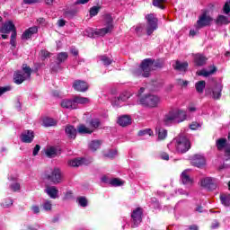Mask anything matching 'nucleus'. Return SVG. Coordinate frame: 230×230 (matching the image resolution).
<instances>
[{"mask_svg": "<svg viewBox=\"0 0 230 230\" xmlns=\"http://www.w3.org/2000/svg\"><path fill=\"white\" fill-rule=\"evenodd\" d=\"M169 150H175L176 154H186L191 148V142L186 136L180 134L167 145Z\"/></svg>", "mask_w": 230, "mask_h": 230, "instance_id": "nucleus-1", "label": "nucleus"}, {"mask_svg": "<svg viewBox=\"0 0 230 230\" xmlns=\"http://www.w3.org/2000/svg\"><path fill=\"white\" fill-rule=\"evenodd\" d=\"M138 105H142V107H148L149 109H155L159 107L161 103V97L154 94H146L144 96H140L137 100Z\"/></svg>", "mask_w": 230, "mask_h": 230, "instance_id": "nucleus-2", "label": "nucleus"}, {"mask_svg": "<svg viewBox=\"0 0 230 230\" xmlns=\"http://www.w3.org/2000/svg\"><path fill=\"white\" fill-rule=\"evenodd\" d=\"M152 67H154V60L152 58L144 59L139 68L134 70L133 75L135 76H144V78H148Z\"/></svg>", "mask_w": 230, "mask_h": 230, "instance_id": "nucleus-3", "label": "nucleus"}, {"mask_svg": "<svg viewBox=\"0 0 230 230\" xmlns=\"http://www.w3.org/2000/svg\"><path fill=\"white\" fill-rule=\"evenodd\" d=\"M31 67H30L26 64H23L22 66V71H17L14 73V84H17V85H21L22 82H25V80H30V78H31Z\"/></svg>", "mask_w": 230, "mask_h": 230, "instance_id": "nucleus-4", "label": "nucleus"}, {"mask_svg": "<svg viewBox=\"0 0 230 230\" xmlns=\"http://www.w3.org/2000/svg\"><path fill=\"white\" fill-rule=\"evenodd\" d=\"M106 27L102 29H99L95 31L94 35H99L100 37H104L107 33H111L114 29V25L112 24V16L111 14L105 15Z\"/></svg>", "mask_w": 230, "mask_h": 230, "instance_id": "nucleus-5", "label": "nucleus"}, {"mask_svg": "<svg viewBox=\"0 0 230 230\" xmlns=\"http://www.w3.org/2000/svg\"><path fill=\"white\" fill-rule=\"evenodd\" d=\"M46 179L49 182H52V184H60L62 182V172L58 168H54L50 172L46 174Z\"/></svg>", "mask_w": 230, "mask_h": 230, "instance_id": "nucleus-6", "label": "nucleus"}, {"mask_svg": "<svg viewBox=\"0 0 230 230\" xmlns=\"http://www.w3.org/2000/svg\"><path fill=\"white\" fill-rule=\"evenodd\" d=\"M211 22H213V18L208 15V12H204L197 21V30H200V28H206V26H210Z\"/></svg>", "mask_w": 230, "mask_h": 230, "instance_id": "nucleus-7", "label": "nucleus"}, {"mask_svg": "<svg viewBox=\"0 0 230 230\" xmlns=\"http://www.w3.org/2000/svg\"><path fill=\"white\" fill-rule=\"evenodd\" d=\"M146 18L147 19V35H152L157 30V19L154 13L147 14Z\"/></svg>", "mask_w": 230, "mask_h": 230, "instance_id": "nucleus-8", "label": "nucleus"}, {"mask_svg": "<svg viewBox=\"0 0 230 230\" xmlns=\"http://www.w3.org/2000/svg\"><path fill=\"white\" fill-rule=\"evenodd\" d=\"M216 146L219 152H222V150H225V155L226 157L230 156V144H227L226 138H219L216 141Z\"/></svg>", "mask_w": 230, "mask_h": 230, "instance_id": "nucleus-9", "label": "nucleus"}, {"mask_svg": "<svg viewBox=\"0 0 230 230\" xmlns=\"http://www.w3.org/2000/svg\"><path fill=\"white\" fill-rule=\"evenodd\" d=\"M178 112H175V110L170 111L167 114L164 115L163 123L166 127H170V125H173V123H177V116Z\"/></svg>", "mask_w": 230, "mask_h": 230, "instance_id": "nucleus-10", "label": "nucleus"}, {"mask_svg": "<svg viewBox=\"0 0 230 230\" xmlns=\"http://www.w3.org/2000/svg\"><path fill=\"white\" fill-rule=\"evenodd\" d=\"M131 218L134 223V227H137L143 222V208H137L131 214Z\"/></svg>", "mask_w": 230, "mask_h": 230, "instance_id": "nucleus-11", "label": "nucleus"}, {"mask_svg": "<svg viewBox=\"0 0 230 230\" xmlns=\"http://www.w3.org/2000/svg\"><path fill=\"white\" fill-rule=\"evenodd\" d=\"M192 166L202 168L206 165V158L202 155H194L190 160Z\"/></svg>", "mask_w": 230, "mask_h": 230, "instance_id": "nucleus-12", "label": "nucleus"}, {"mask_svg": "<svg viewBox=\"0 0 230 230\" xmlns=\"http://www.w3.org/2000/svg\"><path fill=\"white\" fill-rule=\"evenodd\" d=\"M34 138L35 133L30 129L22 131L20 137V139L22 143H31Z\"/></svg>", "mask_w": 230, "mask_h": 230, "instance_id": "nucleus-13", "label": "nucleus"}, {"mask_svg": "<svg viewBox=\"0 0 230 230\" xmlns=\"http://www.w3.org/2000/svg\"><path fill=\"white\" fill-rule=\"evenodd\" d=\"M200 186L202 188H206L207 190H215L217 188V184H215V180L213 178H202L200 180Z\"/></svg>", "mask_w": 230, "mask_h": 230, "instance_id": "nucleus-14", "label": "nucleus"}, {"mask_svg": "<svg viewBox=\"0 0 230 230\" xmlns=\"http://www.w3.org/2000/svg\"><path fill=\"white\" fill-rule=\"evenodd\" d=\"M73 87L75 91H78L79 93H85L89 89V84L82 80H76L73 84Z\"/></svg>", "mask_w": 230, "mask_h": 230, "instance_id": "nucleus-15", "label": "nucleus"}, {"mask_svg": "<svg viewBox=\"0 0 230 230\" xmlns=\"http://www.w3.org/2000/svg\"><path fill=\"white\" fill-rule=\"evenodd\" d=\"M39 32V29L37 26L30 27L29 29L25 30L22 34V40H28V39H31L35 33Z\"/></svg>", "mask_w": 230, "mask_h": 230, "instance_id": "nucleus-16", "label": "nucleus"}, {"mask_svg": "<svg viewBox=\"0 0 230 230\" xmlns=\"http://www.w3.org/2000/svg\"><path fill=\"white\" fill-rule=\"evenodd\" d=\"M0 31L2 33H10L12 31H17V29H15V24H13V22L12 21H8V22H5L4 23V25L2 26V28L0 29Z\"/></svg>", "mask_w": 230, "mask_h": 230, "instance_id": "nucleus-17", "label": "nucleus"}, {"mask_svg": "<svg viewBox=\"0 0 230 230\" xmlns=\"http://www.w3.org/2000/svg\"><path fill=\"white\" fill-rule=\"evenodd\" d=\"M223 86L220 84H216L215 87L212 88L211 96L213 100H220L222 98Z\"/></svg>", "mask_w": 230, "mask_h": 230, "instance_id": "nucleus-18", "label": "nucleus"}, {"mask_svg": "<svg viewBox=\"0 0 230 230\" xmlns=\"http://www.w3.org/2000/svg\"><path fill=\"white\" fill-rule=\"evenodd\" d=\"M61 107L63 109H69L70 111H73L76 109V102H75V99L73 100L64 99L61 102Z\"/></svg>", "mask_w": 230, "mask_h": 230, "instance_id": "nucleus-19", "label": "nucleus"}, {"mask_svg": "<svg viewBox=\"0 0 230 230\" xmlns=\"http://www.w3.org/2000/svg\"><path fill=\"white\" fill-rule=\"evenodd\" d=\"M74 102L75 103V109H78V105H87V103H91V100L89 98L82 96L74 97Z\"/></svg>", "mask_w": 230, "mask_h": 230, "instance_id": "nucleus-20", "label": "nucleus"}, {"mask_svg": "<svg viewBox=\"0 0 230 230\" xmlns=\"http://www.w3.org/2000/svg\"><path fill=\"white\" fill-rule=\"evenodd\" d=\"M47 195L50 197V199H58V189L55 186L47 187L45 190Z\"/></svg>", "mask_w": 230, "mask_h": 230, "instance_id": "nucleus-21", "label": "nucleus"}, {"mask_svg": "<svg viewBox=\"0 0 230 230\" xmlns=\"http://www.w3.org/2000/svg\"><path fill=\"white\" fill-rule=\"evenodd\" d=\"M118 123L120 127H128L132 123V118L128 115H123L119 119Z\"/></svg>", "mask_w": 230, "mask_h": 230, "instance_id": "nucleus-22", "label": "nucleus"}, {"mask_svg": "<svg viewBox=\"0 0 230 230\" xmlns=\"http://www.w3.org/2000/svg\"><path fill=\"white\" fill-rule=\"evenodd\" d=\"M216 24H217V26H222V25H226V24H229L230 23V17L229 16H224L222 14H219L216 21H215Z\"/></svg>", "mask_w": 230, "mask_h": 230, "instance_id": "nucleus-23", "label": "nucleus"}, {"mask_svg": "<svg viewBox=\"0 0 230 230\" xmlns=\"http://www.w3.org/2000/svg\"><path fill=\"white\" fill-rule=\"evenodd\" d=\"M196 66H204L208 62V58L202 54H196L194 57Z\"/></svg>", "mask_w": 230, "mask_h": 230, "instance_id": "nucleus-24", "label": "nucleus"}, {"mask_svg": "<svg viewBox=\"0 0 230 230\" xmlns=\"http://www.w3.org/2000/svg\"><path fill=\"white\" fill-rule=\"evenodd\" d=\"M69 166L76 168L78 166H82V164H87V160L85 158L74 159L68 162Z\"/></svg>", "mask_w": 230, "mask_h": 230, "instance_id": "nucleus-25", "label": "nucleus"}, {"mask_svg": "<svg viewBox=\"0 0 230 230\" xmlns=\"http://www.w3.org/2000/svg\"><path fill=\"white\" fill-rule=\"evenodd\" d=\"M128 98H130V93L128 92H124L120 93L117 99H115L114 105H119L121 102H127Z\"/></svg>", "mask_w": 230, "mask_h": 230, "instance_id": "nucleus-26", "label": "nucleus"}, {"mask_svg": "<svg viewBox=\"0 0 230 230\" xmlns=\"http://www.w3.org/2000/svg\"><path fill=\"white\" fill-rule=\"evenodd\" d=\"M190 170H185L181 172V182L182 184L190 185L193 184V180L190 179V174H188Z\"/></svg>", "mask_w": 230, "mask_h": 230, "instance_id": "nucleus-27", "label": "nucleus"}, {"mask_svg": "<svg viewBox=\"0 0 230 230\" xmlns=\"http://www.w3.org/2000/svg\"><path fill=\"white\" fill-rule=\"evenodd\" d=\"M47 157L53 159V157H57L58 155V149L55 146L48 147L45 151Z\"/></svg>", "mask_w": 230, "mask_h": 230, "instance_id": "nucleus-28", "label": "nucleus"}, {"mask_svg": "<svg viewBox=\"0 0 230 230\" xmlns=\"http://www.w3.org/2000/svg\"><path fill=\"white\" fill-rule=\"evenodd\" d=\"M65 132L69 139H75L76 137V128L73 126H66Z\"/></svg>", "mask_w": 230, "mask_h": 230, "instance_id": "nucleus-29", "label": "nucleus"}, {"mask_svg": "<svg viewBox=\"0 0 230 230\" xmlns=\"http://www.w3.org/2000/svg\"><path fill=\"white\" fill-rule=\"evenodd\" d=\"M174 112L178 113V115H176L177 123H182V121L186 120V118H187L186 111L181 110H174Z\"/></svg>", "mask_w": 230, "mask_h": 230, "instance_id": "nucleus-30", "label": "nucleus"}, {"mask_svg": "<svg viewBox=\"0 0 230 230\" xmlns=\"http://www.w3.org/2000/svg\"><path fill=\"white\" fill-rule=\"evenodd\" d=\"M77 132L79 134H93V132H94V129L87 128L85 125L84 124H80L77 127Z\"/></svg>", "mask_w": 230, "mask_h": 230, "instance_id": "nucleus-31", "label": "nucleus"}, {"mask_svg": "<svg viewBox=\"0 0 230 230\" xmlns=\"http://www.w3.org/2000/svg\"><path fill=\"white\" fill-rule=\"evenodd\" d=\"M100 146H102L101 140H93L89 144V148H90V150H92V152H96L98 150V148H100Z\"/></svg>", "mask_w": 230, "mask_h": 230, "instance_id": "nucleus-32", "label": "nucleus"}, {"mask_svg": "<svg viewBox=\"0 0 230 230\" xmlns=\"http://www.w3.org/2000/svg\"><path fill=\"white\" fill-rule=\"evenodd\" d=\"M174 69L176 71H186L188 69V62L181 63V61H176Z\"/></svg>", "mask_w": 230, "mask_h": 230, "instance_id": "nucleus-33", "label": "nucleus"}, {"mask_svg": "<svg viewBox=\"0 0 230 230\" xmlns=\"http://www.w3.org/2000/svg\"><path fill=\"white\" fill-rule=\"evenodd\" d=\"M195 88L197 93H199V94H202V93H204V89H206V81H199L196 83Z\"/></svg>", "mask_w": 230, "mask_h": 230, "instance_id": "nucleus-34", "label": "nucleus"}, {"mask_svg": "<svg viewBox=\"0 0 230 230\" xmlns=\"http://www.w3.org/2000/svg\"><path fill=\"white\" fill-rule=\"evenodd\" d=\"M216 72H217V67L212 66L209 71L203 69L199 73V76H211V75H214Z\"/></svg>", "mask_w": 230, "mask_h": 230, "instance_id": "nucleus-35", "label": "nucleus"}, {"mask_svg": "<svg viewBox=\"0 0 230 230\" xmlns=\"http://www.w3.org/2000/svg\"><path fill=\"white\" fill-rule=\"evenodd\" d=\"M55 125H57V120L51 118L43 119V127H55Z\"/></svg>", "mask_w": 230, "mask_h": 230, "instance_id": "nucleus-36", "label": "nucleus"}, {"mask_svg": "<svg viewBox=\"0 0 230 230\" xmlns=\"http://www.w3.org/2000/svg\"><path fill=\"white\" fill-rule=\"evenodd\" d=\"M99 60H101L104 66H111L112 64V59L106 55L100 56Z\"/></svg>", "mask_w": 230, "mask_h": 230, "instance_id": "nucleus-37", "label": "nucleus"}, {"mask_svg": "<svg viewBox=\"0 0 230 230\" xmlns=\"http://www.w3.org/2000/svg\"><path fill=\"white\" fill-rule=\"evenodd\" d=\"M166 136H168V131L166 129H158V141H163L164 139H166Z\"/></svg>", "mask_w": 230, "mask_h": 230, "instance_id": "nucleus-38", "label": "nucleus"}, {"mask_svg": "<svg viewBox=\"0 0 230 230\" xmlns=\"http://www.w3.org/2000/svg\"><path fill=\"white\" fill-rule=\"evenodd\" d=\"M220 200L223 206H226V207L230 206V195H221Z\"/></svg>", "mask_w": 230, "mask_h": 230, "instance_id": "nucleus-39", "label": "nucleus"}, {"mask_svg": "<svg viewBox=\"0 0 230 230\" xmlns=\"http://www.w3.org/2000/svg\"><path fill=\"white\" fill-rule=\"evenodd\" d=\"M67 57H69L67 55V52H61L58 54V64H62V62H66V60H67Z\"/></svg>", "mask_w": 230, "mask_h": 230, "instance_id": "nucleus-40", "label": "nucleus"}, {"mask_svg": "<svg viewBox=\"0 0 230 230\" xmlns=\"http://www.w3.org/2000/svg\"><path fill=\"white\" fill-rule=\"evenodd\" d=\"M154 6L160 8L161 10H164V0H153Z\"/></svg>", "mask_w": 230, "mask_h": 230, "instance_id": "nucleus-41", "label": "nucleus"}, {"mask_svg": "<svg viewBox=\"0 0 230 230\" xmlns=\"http://www.w3.org/2000/svg\"><path fill=\"white\" fill-rule=\"evenodd\" d=\"M138 136H140V137H143V136H154V131H152V129H150V128L140 130L138 132Z\"/></svg>", "mask_w": 230, "mask_h": 230, "instance_id": "nucleus-42", "label": "nucleus"}, {"mask_svg": "<svg viewBox=\"0 0 230 230\" xmlns=\"http://www.w3.org/2000/svg\"><path fill=\"white\" fill-rule=\"evenodd\" d=\"M110 184H111V186H123L124 181L118 178H114L111 180Z\"/></svg>", "mask_w": 230, "mask_h": 230, "instance_id": "nucleus-43", "label": "nucleus"}, {"mask_svg": "<svg viewBox=\"0 0 230 230\" xmlns=\"http://www.w3.org/2000/svg\"><path fill=\"white\" fill-rule=\"evenodd\" d=\"M42 208L45 211H51L53 205L51 204V201L49 200H46L43 204H42Z\"/></svg>", "mask_w": 230, "mask_h": 230, "instance_id": "nucleus-44", "label": "nucleus"}, {"mask_svg": "<svg viewBox=\"0 0 230 230\" xmlns=\"http://www.w3.org/2000/svg\"><path fill=\"white\" fill-rule=\"evenodd\" d=\"M16 40H17V31H13L11 34V40H10V44H11V46H13V48H15Z\"/></svg>", "mask_w": 230, "mask_h": 230, "instance_id": "nucleus-45", "label": "nucleus"}, {"mask_svg": "<svg viewBox=\"0 0 230 230\" xmlns=\"http://www.w3.org/2000/svg\"><path fill=\"white\" fill-rule=\"evenodd\" d=\"M100 125H102V122H100V119H93L90 121V126L92 127V128H98Z\"/></svg>", "mask_w": 230, "mask_h": 230, "instance_id": "nucleus-46", "label": "nucleus"}, {"mask_svg": "<svg viewBox=\"0 0 230 230\" xmlns=\"http://www.w3.org/2000/svg\"><path fill=\"white\" fill-rule=\"evenodd\" d=\"M79 206L82 208H87V199L85 197H80L77 199Z\"/></svg>", "mask_w": 230, "mask_h": 230, "instance_id": "nucleus-47", "label": "nucleus"}, {"mask_svg": "<svg viewBox=\"0 0 230 230\" xmlns=\"http://www.w3.org/2000/svg\"><path fill=\"white\" fill-rule=\"evenodd\" d=\"M99 12H100V7L99 6H93L90 9V15H91V17H94V16L98 15Z\"/></svg>", "mask_w": 230, "mask_h": 230, "instance_id": "nucleus-48", "label": "nucleus"}, {"mask_svg": "<svg viewBox=\"0 0 230 230\" xmlns=\"http://www.w3.org/2000/svg\"><path fill=\"white\" fill-rule=\"evenodd\" d=\"M13 200L12 199H6L4 202L2 203L3 208H10L13 206Z\"/></svg>", "mask_w": 230, "mask_h": 230, "instance_id": "nucleus-49", "label": "nucleus"}, {"mask_svg": "<svg viewBox=\"0 0 230 230\" xmlns=\"http://www.w3.org/2000/svg\"><path fill=\"white\" fill-rule=\"evenodd\" d=\"M10 189L12 190V191H19V190H21V184L15 182L11 184Z\"/></svg>", "mask_w": 230, "mask_h": 230, "instance_id": "nucleus-50", "label": "nucleus"}, {"mask_svg": "<svg viewBox=\"0 0 230 230\" xmlns=\"http://www.w3.org/2000/svg\"><path fill=\"white\" fill-rule=\"evenodd\" d=\"M200 123L199 122H192L190 125V130H197V128H200Z\"/></svg>", "mask_w": 230, "mask_h": 230, "instance_id": "nucleus-51", "label": "nucleus"}, {"mask_svg": "<svg viewBox=\"0 0 230 230\" xmlns=\"http://www.w3.org/2000/svg\"><path fill=\"white\" fill-rule=\"evenodd\" d=\"M12 87L10 86H4V87H0V96H2V94H4V93H8V91H11Z\"/></svg>", "mask_w": 230, "mask_h": 230, "instance_id": "nucleus-52", "label": "nucleus"}, {"mask_svg": "<svg viewBox=\"0 0 230 230\" xmlns=\"http://www.w3.org/2000/svg\"><path fill=\"white\" fill-rule=\"evenodd\" d=\"M144 28H145V25H142V24L137 25V26L135 28L136 33H137L138 35H139L140 33H143Z\"/></svg>", "mask_w": 230, "mask_h": 230, "instance_id": "nucleus-53", "label": "nucleus"}, {"mask_svg": "<svg viewBox=\"0 0 230 230\" xmlns=\"http://www.w3.org/2000/svg\"><path fill=\"white\" fill-rule=\"evenodd\" d=\"M223 12L224 13H226V15L229 14V12H230V5H229V3H226L224 7H223Z\"/></svg>", "mask_w": 230, "mask_h": 230, "instance_id": "nucleus-54", "label": "nucleus"}, {"mask_svg": "<svg viewBox=\"0 0 230 230\" xmlns=\"http://www.w3.org/2000/svg\"><path fill=\"white\" fill-rule=\"evenodd\" d=\"M178 85H181V87H187L188 86V81H184L182 79L177 80Z\"/></svg>", "mask_w": 230, "mask_h": 230, "instance_id": "nucleus-55", "label": "nucleus"}, {"mask_svg": "<svg viewBox=\"0 0 230 230\" xmlns=\"http://www.w3.org/2000/svg\"><path fill=\"white\" fill-rule=\"evenodd\" d=\"M160 157L164 161H169L170 160V155L167 153H164V152L160 154Z\"/></svg>", "mask_w": 230, "mask_h": 230, "instance_id": "nucleus-56", "label": "nucleus"}, {"mask_svg": "<svg viewBox=\"0 0 230 230\" xmlns=\"http://www.w3.org/2000/svg\"><path fill=\"white\" fill-rule=\"evenodd\" d=\"M69 199H73V191L71 190L66 192L64 200H69Z\"/></svg>", "mask_w": 230, "mask_h": 230, "instance_id": "nucleus-57", "label": "nucleus"}, {"mask_svg": "<svg viewBox=\"0 0 230 230\" xmlns=\"http://www.w3.org/2000/svg\"><path fill=\"white\" fill-rule=\"evenodd\" d=\"M218 227H220V223H218V221L215 220L212 222L211 229H218Z\"/></svg>", "mask_w": 230, "mask_h": 230, "instance_id": "nucleus-58", "label": "nucleus"}, {"mask_svg": "<svg viewBox=\"0 0 230 230\" xmlns=\"http://www.w3.org/2000/svg\"><path fill=\"white\" fill-rule=\"evenodd\" d=\"M40 151V146L36 145L33 149L32 155H34V156L37 155Z\"/></svg>", "mask_w": 230, "mask_h": 230, "instance_id": "nucleus-59", "label": "nucleus"}, {"mask_svg": "<svg viewBox=\"0 0 230 230\" xmlns=\"http://www.w3.org/2000/svg\"><path fill=\"white\" fill-rule=\"evenodd\" d=\"M50 53L48 52L47 50H41V57H43V58H48L50 57Z\"/></svg>", "mask_w": 230, "mask_h": 230, "instance_id": "nucleus-60", "label": "nucleus"}, {"mask_svg": "<svg viewBox=\"0 0 230 230\" xmlns=\"http://www.w3.org/2000/svg\"><path fill=\"white\" fill-rule=\"evenodd\" d=\"M39 0H23L25 4H35V3H39Z\"/></svg>", "mask_w": 230, "mask_h": 230, "instance_id": "nucleus-61", "label": "nucleus"}, {"mask_svg": "<svg viewBox=\"0 0 230 230\" xmlns=\"http://www.w3.org/2000/svg\"><path fill=\"white\" fill-rule=\"evenodd\" d=\"M31 209H32L33 213H35L36 215L40 213V208H39V206H32Z\"/></svg>", "mask_w": 230, "mask_h": 230, "instance_id": "nucleus-62", "label": "nucleus"}, {"mask_svg": "<svg viewBox=\"0 0 230 230\" xmlns=\"http://www.w3.org/2000/svg\"><path fill=\"white\" fill-rule=\"evenodd\" d=\"M58 26H59L60 28L66 26V22L64 19L58 20Z\"/></svg>", "mask_w": 230, "mask_h": 230, "instance_id": "nucleus-63", "label": "nucleus"}, {"mask_svg": "<svg viewBox=\"0 0 230 230\" xmlns=\"http://www.w3.org/2000/svg\"><path fill=\"white\" fill-rule=\"evenodd\" d=\"M90 0H77L75 2V4H86Z\"/></svg>", "mask_w": 230, "mask_h": 230, "instance_id": "nucleus-64", "label": "nucleus"}]
</instances>
